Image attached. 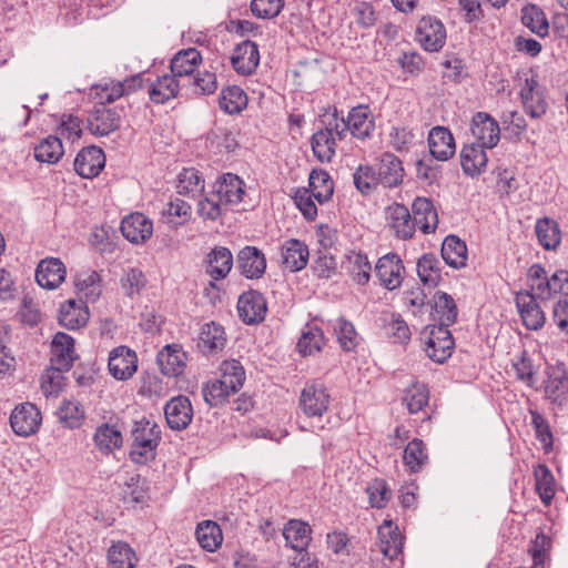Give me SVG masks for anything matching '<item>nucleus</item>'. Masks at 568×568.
<instances>
[{"label":"nucleus","mask_w":568,"mask_h":568,"mask_svg":"<svg viewBox=\"0 0 568 568\" xmlns=\"http://www.w3.org/2000/svg\"><path fill=\"white\" fill-rule=\"evenodd\" d=\"M220 371L221 378L209 381L202 387L203 398L210 407L225 404L230 394L237 393L245 381V371L236 359L224 361Z\"/></svg>","instance_id":"f257e3e1"},{"label":"nucleus","mask_w":568,"mask_h":568,"mask_svg":"<svg viewBox=\"0 0 568 568\" xmlns=\"http://www.w3.org/2000/svg\"><path fill=\"white\" fill-rule=\"evenodd\" d=\"M130 459L139 465H144L155 459L156 448L161 442L159 426L143 417L135 420L131 430Z\"/></svg>","instance_id":"f03ea898"},{"label":"nucleus","mask_w":568,"mask_h":568,"mask_svg":"<svg viewBox=\"0 0 568 568\" xmlns=\"http://www.w3.org/2000/svg\"><path fill=\"white\" fill-rule=\"evenodd\" d=\"M530 292L540 301H549L557 294L568 297V271L564 268L549 273L541 264H532L527 272Z\"/></svg>","instance_id":"7ed1b4c3"},{"label":"nucleus","mask_w":568,"mask_h":568,"mask_svg":"<svg viewBox=\"0 0 568 568\" xmlns=\"http://www.w3.org/2000/svg\"><path fill=\"white\" fill-rule=\"evenodd\" d=\"M449 326L432 324L425 327V352L435 363H445L453 354L455 342Z\"/></svg>","instance_id":"20e7f679"},{"label":"nucleus","mask_w":568,"mask_h":568,"mask_svg":"<svg viewBox=\"0 0 568 568\" xmlns=\"http://www.w3.org/2000/svg\"><path fill=\"white\" fill-rule=\"evenodd\" d=\"M416 40L424 50L439 51L446 43V28L435 16H424L416 27Z\"/></svg>","instance_id":"39448f33"},{"label":"nucleus","mask_w":568,"mask_h":568,"mask_svg":"<svg viewBox=\"0 0 568 568\" xmlns=\"http://www.w3.org/2000/svg\"><path fill=\"white\" fill-rule=\"evenodd\" d=\"M331 395L324 384L307 383L301 392L300 408L307 417H322L328 409Z\"/></svg>","instance_id":"423d86ee"},{"label":"nucleus","mask_w":568,"mask_h":568,"mask_svg":"<svg viewBox=\"0 0 568 568\" xmlns=\"http://www.w3.org/2000/svg\"><path fill=\"white\" fill-rule=\"evenodd\" d=\"M42 416L38 407L32 403H22L16 406L10 415L12 430L22 437H28L38 432Z\"/></svg>","instance_id":"0eeeda50"},{"label":"nucleus","mask_w":568,"mask_h":568,"mask_svg":"<svg viewBox=\"0 0 568 568\" xmlns=\"http://www.w3.org/2000/svg\"><path fill=\"white\" fill-rule=\"evenodd\" d=\"M537 294L530 291H521L517 293L515 297L523 324L530 331H538L542 328L546 323L545 313L537 303Z\"/></svg>","instance_id":"6e6552de"},{"label":"nucleus","mask_w":568,"mask_h":568,"mask_svg":"<svg viewBox=\"0 0 568 568\" xmlns=\"http://www.w3.org/2000/svg\"><path fill=\"white\" fill-rule=\"evenodd\" d=\"M236 307L239 317L247 325L263 322L267 312L266 300L262 293L255 290L242 293Z\"/></svg>","instance_id":"1a4fd4ad"},{"label":"nucleus","mask_w":568,"mask_h":568,"mask_svg":"<svg viewBox=\"0 0 568 568\" xmlns=\"http://www.w3.org/2000/svg\"><path fill=\"white\" fill-rule=\"evenodd\" d=\"M202 264L211 277L209 285L215 288V282L224 280L233 267L232 252L225 246H215L206 254Z\"/></svg>","instance_id":"9d476101"},{"label":"nucleus","mask_w":568,"mask_h":568,"mask_svg":"<svg viewBox=\"0 0 568 568\" xmlns=\"http://www.w3.org/2000/svg\"><path fill=\"white\" fill-rule=\"evenodd\" d=\"M211 191L225 207L233 206L243 201L245 183L236 174L224 173L213 183Z\"/></svg>","instance_id":"9b49d317"},{"label":"nucleus","mask_w":568,"mask_h":568,"mask_svg":"<svg viewBox=\"0 0 568 568\" xmlns=\"http://www.w3.org/2000/svg\"><path fill=\"white\" fill-rule=\"evenodd\" d=\"M108 368L115 379H129L138 369L136 353L128 346L115 347L109 355Z\"/></svg>","instance_id":"f8f14e48"},{"label":"nucleus","mask_w":568,"mask_h":568,"mask_svg":"<svg viewBox=\"0 0 568 568\" xmlns=\"http://www.w3.org/2000/svg\"><path fill=\"white\" fill-rule=\"evenodd\" d=\"M164 416L171 429H185L193 418V407L190 398L185 395L172 397L164 406Z\"/></svg>","instance_id":"ddd939ff"},{"label":"nucleus","mask_w":568,"mask_h":568,"mask_svg":"<svg viewBox=\"0 0 568 568\" xmlns=\"http://www.w3.org/2000/svg\"><path fill=\"white\" fill-rule=\"evenodd\" d=\"M404 265L396 253H387L378 258L375 265V273L381 284L393 291L402 285Z\"/></svg>","instance_id":"4468645a"},{"label":"nucleus","mask_w":568,"mask_h":568,"mask_svg":"<svg viewBox=\"0 0 568 568\" xmlns=\"http://www.w3.org/2000/svg\"><path fill=\"white\" fill-rule=\"evenodd\" d=\"M87 122L91 134L105 136L120 128L121 114L116 109L105 108L102 103L89 113Z\"/></svg>","instance_id":"2eb2a0df"},{"label":"nucleus","mask_w":568,"mask_h":568,"mask_svg":"<svg viewBox=\"0 0 568 568\" xmlns=\"http://www.w3.org/2000/svg\"><path fill=\"white\" fill-rule=\"evenodd\" d=\"M236 267L244 277L257 280L265 273L266 257L260 248L246 245L237 253Z\"/></svg>","instance_id":"dca6fc26"},{"label":"nucleus","mask_w":568,"mask_h":568,"mask_svg":"<svg viewBox=\"0 0 568 568\" xmlns=\"http://www.w3.org/2000/svg\"><path fill=\"white\" fill-rule=\"evenodd\" d=\"M471 133L476 138V144L493 149L500 139L498 122L486 112H477L471 120Z\"/></svg>","instance_id":"f3484780"},{"label":"nucleus","mask_w":568,"mask_h":568,"mask_svg":"<svg viewBox=\"0 0 568 568\" xmlns=\"http://www.w3.org/2000/svg\"><path fill=\"white\" fill-rule=\"evenodd\" d=\"M105 165V155L101 148L90 145L83 148L74 159V171L83 179L99 175Z\"/></svg>","instance_id":"a211bd4d"},{"label":"nucleus","mask_w":568,"mask_h":568,"mask_svg":"<svg viewBox=\"0 0 568 568\" xmlns=\"http://www.w3.org/2000/svg\"><path fill=\"white\" fill-rule=\"evenodd\" d=\"M231 64L237 74H253L260 64L258 45L251 40L239 43L233 50Z\"/></svg>","instance_id":"6ab92c4d"},{"label":"nucleus","mask_w":568,"mask_h":568,"mask_svg":"<svg viewBox=\"0 0 568 568\" xmlns=\"http://www.w3.org/2000/svg\"><path fill=\"white\" fill-rule=\"evenodd\" d=\"M187 354L180 344H168L156 355V363L162 374L178 377L183 374L186 366Z\"/></svg>","instance_id":"aec40b11"},{"label":"nucleus","mask_w":568,"mask_h":568,"mask_svg":"<svg viewBox=\"0 0 568 568\" xmlns=\"http://www.w3.org/2000/svg\"><path fill=\"white\" fill-rule=\"evenodd\" d=\"M67 268L58 257H47L39 262L36 270L37 283L47 290L59 287L65 280Z\"/></svg>","instance_id":"412c9836"},{"label":"nucleus","mask_w":568,"mask_h":568,"mask_svg":"<svg viewBox=\"0 0 568 568\" xmlns=\"http://www.w3.org/2000/svg\"><path fill=\"white\" fill-rule=\"evenodd\" d=\"M428 146L434 160L447 161L454 156L456 151L455 139L452 132L445 126H434L428 133Z\"/></svg>","instance_id":"4be33fe9"},{"label":"nucleus","mask_w":568,"mask_h":568,"mask_svg":"<svg viewBox=\"0 0 568 568\" xmlns=\"http://www.w3.org/2000/svg\"><path fill=\"white\" fill-rule=\"evenodd\" d=\"M346 122L348 132L358 140L371 138L375 131V116L364 104L352 108Z\"/></svg>","instance_id":"5701e85b"},{"label":"nucleus","mask_w":568,"mask_h":568,"mask_svg":"<svg viewBox=\"0 0 568 568\" xmlns=\"http://www.w3.org/2000/svg\"><path fill=\"white\" fill-rule=\"evenodd\" d=\"M376 175L379 185L384 187H396L404 179L403 163L395 154L386 152L384 153L379 162L376 164Z\"/></svg>","instance_id":"b1692460"},{"label":"nucleus","mask_w":568,"mask_h":568,"mask_svg":"<svg viewBox=\"0 0 568 568\" xmlns=\"http://www.w3.org/2000/svg\"><path fill=\"white\" fill-rule=\"evenodd\" d=\"M121 232L131 243H144L153 233V223L143 213H132L122 220Z\"/></svg>","instance_id":"393cba45"},{"label":"nucleus","mask_w":568,"mask_h":568,"mask_svg":"<svg viewBox=\"0 0 568 568\" xmlns=\"http://www.w3.org/2000/svg\"><path fill=\"white\" fill-rule=\"evenodd\" d=\"M89 317V307L82 300H68L60 305L59 323L68 329H79L85 326Z\"/></svg>","instance_id":"a878e982"},{"label":"nucleus","mask_w":568,"mask_h":568,"mask_svg":"<svg viewBox=\"0 0 568 568\" xmlns=\"http://www.w3.org/2000/svg\"><path fill=\"white\" fill-rule=\"evenodd\" d=\"M77 358L73 337L67 333L58 332L51 343L50 363L61 368H71Z\"/></svg>","instance_id":"bb28decb"},{"label":"nucleus","mask_w":568,"mask_h":568,"mask_svg":"<svg viewBox=\"0 0 568 568\" xmlns=\"http://www.w3.org/2000/svg\"><path fill=\"white\" fill-rule=\"evenodd\" d=\"M412 216L424 234L434 232L438 225V214L430 199L418 196L412 204Z\"/></svg>","instance_id":"cd10ccee"},{"label":"nucleus","mask_w":568,"mask_h":568,"mask_svg":"<svg viewBox=\"0 0 568 568\" xmlns=\"http://www.w3.org/2000/svg\"><path fill=\"white\" fill-rule=\"evenodd\" d=\"M389 226L400 240H410L414 236L416 225L409 210L400 203H394L387 207Z\"/></svg>","instance_id":"c85d7f7f"},{"label":"nucleus","mask_w":568,"mask_h":568,"mask_svg":"<svg viewBox=\"0 0 568 568\" xmlns=\"http://www.w3.org/2000/svg\"><path fill=\"white\" fill-rule=\"evenodd\" d=\"M281 255L284 268L298 272L307 265L310 251L304 242L291 239L282 245Z\"/></svg>","instance_id":"c756f323"},{"label":"nucleus","mask_w":568,"mask_h":568,"mask_svg":"<svg viewBox=\"0 0 568 568\" xmlns=\"http://www.w3.org/2000/svg\"><path fill=\"white\" fill-rule=\"evenodd\" d=\"M485 149V146L476 143L463 146L460 151V165L466 175L475 178L485 172L488 162Z\"/></svg>","instance_id":"7c9ffc66"},{"label":"nucleus","mask_w":568,"mask_h":568,"mask_svg":"<svg viewBox=\"0 0 568 568\" xmlns=\"http://www.w3.org/2000/svg\"><path fill=\"white\" fill-rule=\"evenodd\" d=\"M378 538L381 542V551L390 560L396 559L403 550V536L397 525L390 519L384 520L378 528Z\"/></svg>","instance_id":"2f4dec72"},{"label":"nucleus","mask_w":568,"mask_h":568,"mask_svg":"<svg viewBox=\"0 0 568 568\" xmlns=\"http://www.w3.org/2000/svg\"><path fill=\"white\" fill-rule=\"evenodd\" d=\"M226 336L224 327L216 322H210L202 326L197 347L206 355L217 353L224 348Z\"/></svg>","instance_id":"473e14b6"},{"label":"nucleus","mask_w":568,"mask_h":568,"mask_svg":"<svg viewBox=\"0 0 568 568\" xmlns=\"http://www.w3.org/2000/svg\"><path fill=\"white\" fill-rule=\"evenodd\" d=\"M433 302L432 316L434 321L438 322L437 325L450 326L456 323L458 310L452 295L437 291L433 296Z\"/></svg>","instance_id":"72a5a7b5"},{"label":"nucleus","mask_w":568,"mask_h":568,"mask_svg":"<svg viewBox=\"0 0 568 568\" xmlns=\"http://www.w3.org/2000/svg\"><path fill=\"white\" fill-rule=\"evenodd\" d=\"M440 255L448 266L455 270L463 268L467 264V245L458 236L448 235L442 244Z\"/></svg>","instance_id":"f704fd0d"},{"label":"nucleus","mask_w":568,"mask_h":568,"mask_svg":"<svg viewBox=\"0 0 568 568\" xmlns=\"http://www.w3.org/2000/svg\"><path fill=\"white\" fill-rule=\"evenodd\" d=\"M307 189L320 204H324L333 196L334 182L326 170L313 169L310 173Z\"/></svg>","instance_id":"c9c22d12"},{"label":"nucleus","mask_w":568,"mask_h":568,"mask_svg":"<svg viewBox=\"0 0 568 568\" xmlns=\"http://www.w3.org/2000/svg\"><path fill=\"white\" fill-rule=\"evenodd\" d=\"M311 534L310 525L297 519L288 520L283 529L286 544L295 551L307 549L312 540Z\"/></svg>","instance_id":"e433bc0d"},{"label":"nucleus","mask_w":568,"mask_h":568,"mask_svg":"<svg viewBox=\"0 0 568 568\" xmlns=\"http://www.w3.org/2000/svg\"><path fill=\"white\" fill-rule=\"evenodd\" d=\"M417 274L420 282L430 288L443 280L440 261L434 253H425L417 261Z\"/></svg>","instance_id":"4c0bfd02"},{"label":"nucleus","mask_w":568,"mask_h":568,"mask_svg":"<svg viewBox=\"0 0 568 568\" xmlns=\"http://www.w3.org/2000/svg\"><path fill=\"white\" fill-rule=\"evenodd\" d=\"M429 402V389L427 385L418 379H412L410 384L404 389L402 397L403 405L406 406L409 414L419 413Z\"/></svg>","instance_id":"58836bf2"},{"label":"nucleus","mask_w":568,"mask_h":568,"mask_svg":"<svg viewBox=\"0 0 568 568\" xmlns=\"http://www.w3.org/2000/svg\"><path fill=\"white\" fill-rule=\"evenodd\" d=\"M201 62L202 55L197 49H182L171 59L170 69L175 78L190 75Z\"/></svg>","instance_id":"ea45409f"},{"label":"nucleus","mask_w":568,"mask_h":568,"mask_svg":"<svg viewBox=\"0 0 568 568\" xmlns=\"http://www.w3.org/2000/svg\"><path fill=\"white\" fill-rule=\"evenodd\" d=\"M179 88V82L174 75L164 74L158 77L156 81L150 84L149 95L152 102L163 104L178 95Z\"/></svg>","instance_id":"a19ab883"},{"label":"nucleus","mask_w":568,"mask_h":568,"mask_svg":"<svg viewBox=\"0 0 568 568\" xmlns=\"http://www.w3.org/2000/svg\"><path fill=\"white\" fill-rule=\"evenodd\" d=\"M195 536L200 546L210 552L215 551L223 541L222 530L219 524L213 520L199 523L195 529Z\"/></svg>","instance_id":"79ce46f5"},{"label":"nucleus","mask_w":568,"mask_h":568,"mask_svg":"<svg viewBox=\"0 0 568 568\" xmlns=\"http://www.w3.org/2000/svg\"><path fill=\"white\" fill-rule=\"evenodd\" d=\"M520 20L525 27L538 37H546L549 32V23L545 12L537 4L528 3L521 8Z\"/></svg>","instance_id":"37998d69"},{"label":"nucleus","mask_w":568,"mask_h":568,"mask_svg":"<svg viewBox=\"0 0 568 568\" xmlns=\"http://www.w3.org/2000/svg\"><path fill=\"white\" fill-rule=\"evenodd\" d=\"M536 491L545 506H549L556 494L555 477L545 464H538L534 470Z\"/></svg>","instance_id":"c03bdc74"},{"label":"nucleus","mask_w":568,"mask_h":568,"mask_svg":"<svg viewBox=\"0 0 568 568\" xmlns=\"http://www.w3.org/2000/svg\"><path fill=\"white\" fill-rule=\"evenodd\" d=\"M219 105L227 114H237L247 105V95L239 85H227L222 89Z\"/></svg>","instance_id":"a18cd8bd"},{"label":"nucleus","mask_w":568,"mask_h":568,"mask_svg":"<svg viewBox=\"0 0 568 568\" xmlns=\"http://www.w3.org/2000/svg\"><path fill=\"white\" fill-rule=\"evenodd\" d=\"M311 146L320 162H331L336 152V139L329 131L320 129L312 135Z\"/></svg>","instance_id":"49530a36"},{"label":"nucleus","mask_w":568,"mask_h":568,"mask_svg":"<svg viewBox=\"0 0 568 568\" xmlns=\"http://www.w3.org/2000/svg\"><path fill=\"white\" fill-rule=\"evenodd\" d=\"M64 154L61 140L55 135L44 138L34 146V159L40 163L55 164Z\"/></svg>","instance_id":"de8ad7c7"},{"label":"nucleus","mask_w":568,"mask_h":568,"mask_svg":"<svg viewBox=\"0 0 568 568\" xmlns=\"http://www.w3.org/2000/svg\"><path fill=\"white\" fill-rule=\"evenodd\" d=\"M143 85V73L126 78L124 81L111 82L102 88L101 99L106 103H112L122 95L130 93Z\"/></svg>","instance_id":"09e8293b"},{"label":"nucleus","mask_w":568,"mask_h":568,"mask_svg":"<svg viewBox=\"0 0 568 568\" xmlns=\"http://www.w3.org/2000/svg\"><path fill=\"white\" fill-rule=\"evenodd\" d=\"M93 440L98 449L103 454H109L122 446V434L115 426L106 423L100 425L93 436Z\"/></svg>","instance_id":"8fccbe9b"},{"label":"nucleus","mask_w":568,"mask_h":568,"mask_svg":"<svg viewBox=\"0 0 568 568\" xmlns=\"http://www.w3.org/2000/svg\"><path fill=\"white\" fill-rule=\"evenodd\" d=\"M536 234L539 244L547 251L556 250L560 244L561 233L557 222L548 217H544L537 221Z\"/></svg>","instance_id":"3c124183"},{"label":"nucleus","mask_w":568,"mask_h":568,"mask_svg":"<svg viewBox=\"0 0 568 568\" xmlns=\"http://www.w3.org/2000/svg\"><path fill=\"white\" fill-rule=\"evenodd\" d=\"M178 193L194 197L204 191V180L202 174L194 168L183 169L178 176Z\"/></svg>","instance_id":"603ef678"},{"label":"nucleus","mask_w":568,"mask_h":568,"mask_svg":"<svg viewBox=\"0 0 568 568\" xmlns=\"http://www.w3.org/2000/svg\"><path fill=\"white\" fill-rule=\"evenodd\" d=\"M325 344L323 331L318 326L306 325L297 342V349L303 356H310L321 352Z\"/></svg>","instance_id":"864d4df0"},{"label":"nucleus","mask_w":568,"mask_h":568,"mask_svg":"<svg viewBox=\"0 0 568 568\" xmlns=\"http://www.w3.org/2000/svg\"><path fill=\"white\" fill-rule=\"evenodd\" d=\"M551 549L552 539L542 530L538 531L528 549V554L532 558V568H545L546 562L550 560Z\"/></svg>","instance_id":"5fc2aeb1"},{"label":"nucleus","mask_w":568,"mask_h":568,"mask_svg":"<svg viewBox=\"0 0 568 568\" xmlns=\"http://www.w3.org/2000/svg\"><path fill=\"white\" fill-rule=\"evenodd\" d=\"M348 272L353 281L358 285H365L371 278L372 265L366 254L351 252L347 255Z\"/></svg>","instance_id":"6e6d98bb"},{"label":"nucleus","mask_w":568,"mask_h":568,"mask_svg":"<svg viewBox=\"0 0 568 568\" xmlns=\"http://www.w3.org/2000/svg\"><path fill=\"white\" fill-rule=\"evenodd\" d=\"M403 459L412 473L419 471L428 460L424 442L419 438L410 440L404 449Z\"/></svg>","instance_id":"4d7b16f0"},{"label":"nucleus","mask_w":568,"mask_h":568,"mask_svg":"<svg viewBox=\"0 0 568 568\" xmlns=\"http://www.w3.org/2000/svg\"><path fill=\"white\" fill-rule=\"evenodd\" d=\"M70 368H61L58 365L50 367L41 376V390L45 396H57L65 385L63 373Z\"/></svg>","instance_id":"13d9d810"},{"label":"nucleus","mask_w":568,"mask_h":568,"mask_svg":"<svg viewBox=\"0 0 568 568\" xmlns=\"http://www.w3.org/2000/svg\"><path fill=\"white\" fill-rule=\"evenodd\" d=\"M191 205L181 199H175L166 204L162 217L171 227H178L190 220Z\"/></svg>","instance_id":"bf43d9fd"},{"label":"nucleus","mask_w":568,"mask_h":568,"mask_svg":"<svg viewBox=\"0 0 568 568\" xmlns=\"http://www.w3.org/2000/svg\"><path fill=\"white\" fill-rule=\"evenodd\" d=\"M108 559L113 568H134L135 554L129 544L118 541L109 548Z\"/></svg>","instance_id":"052dcab7"},{"label":"nucleus","mask_w":568,"mask_h":568,"mask_svg":"<svg viewBox=\"0 0 568 568\" xmlns=\"http://www.w3.org/2000/svg\"><path fill=\"white\" fill-rule=\"evenodd\" d=\"M59 420L68 428H79L84 418V410L78 402L63 400L58 408Z\"/></svg>","instance_id":"680f3d73"},{"label":"nucleus","mask_w":568,"mask_h":568,"mask_svg":"<svg viewBox=\"0 0 568 568\" xmlns=\"http://www.w3.org/2000/svg\"><path fill=\"white\" fill-rule=\"evenodd\" d=\"M146 283L148 280L144 273L138 267L128 268L120 280L121 288L125 296L131 298L140 295Z\"/></svg>","instance_id":"e2e57ef3"},{"label":"nucleus","mask_w":568,"mask_h":568,"mask_svg":"<svg viewBox=\"0 0 568 568\" xmlns=\"http://www.w3.org/2000/svg\"><path fill=\"white\" fill-rule=\"evenodd\" d=\"M74 284L80 292L84 293L87 300L91 302H95L101 295V276L95 271L80 274L75 278Z\"/></svg>","instance_id":"0e129e2a"},{"label":"nucleus","mask_w":568,"mask_h":568,"mask_svg":"<svg viewBox=\"0 0 568 568\" xmlns=\"http://www.w3.org/2000/svg\"><path fill=\"white\" fill-rule=\"evenodd\" d=\"M529 414L536 438L541 443L544 450L549 453L554 446V436L548 420L537 410L530 409Z\"/></svg>","instance_id":"69168bd1"},{"label":"nucleus","mask_w":568,"mask_h":568,"mask_svg":"<svg viewBox=\"0 0 568 568\" xmlns=\"http://www.w3.org/2000/svg\"><path fill=\"white\" fill-rule=\"evenodd\" d=\"M376 170L369 165H359L353 174L356 189L364 195L371 194L377 185Z\"/></svg>","instance_id":"338daca9"},{"label":"nucleus","mask_w":568,"mask_h":568,"mask_svg":"<svg viewBox=\"0 0 568 568\" xmlns=\"http://www.w3.org/2000/svg\"><path fill=\"white\" fill-rule=\"evenodd\" d=\"M372 507L381 509L389 500L392 491L385 479L375 478L366 488Z\"/></svg>","instance_id":"774afa93"}]
</instances>
